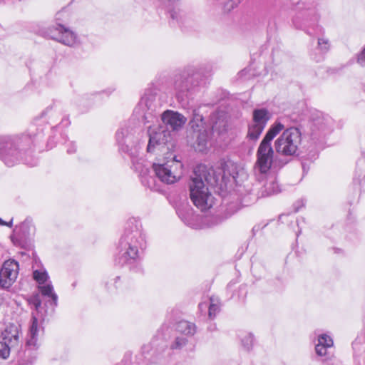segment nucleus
I'll return each mask as SVG.
<instances>
[{
  "label": "nucleus",
  "mask_w": 365,
  "mask_h": 365,
  "mask_svg": "<svg viewBox=\"0 0 365 365\" xmlns=\"http://www.w3.org/2000/svg\"><path fill=\"white\" fill-rule=\"evenodd\" d=\"M222 165V168H219L217 170L204 165H200L194 169L190 182V196L193 204L202 211L210 209L214 205V197L205 182L211 186H217L223 181L226 174L225 168H236L232 163Z\"/></svg>",
  "instance_id": "1"
},
{
  "label": "nucleus",
  "mask_w": 365,
  "mask_h": 365,
  "mask_svg": "<svg viewBox=\"0 0 365 365\" xmlns=\"http://www.w3.org/2000/svg\"><path fill=\"white\" fill-rule=\"evenodd\" d=\"M116 141L119 150L127 154L130 158L133 168L138 173L142 185L151 189L159 190L160 187L155 180L153 177H150V180L147 178L149 171L144 165V160L138 158V139L135 136L133 130L128 127L121 128L116 133Z\"/></svg>",
  "instance_id": "2"
},
{
  "label": "nucleus",
  "mask_w": 365,
  "mask_h": 365,
  "mask_svg": "<svg viewBox=\"0 0 365 365\" xmlns=\"http://www.w3.org/2000/svg\"><path fill=\"white\" fill-rule=\"evenodd\" d=\"M145 247V237L140 226L131 221L120 238L119 256L115 261L121 265L133 263L140 257Z\"/></svg>",
  "instance_id": "3"
},
{
  "label": "nucleus",
  "mask_w": 365,
  "mask_h": 365,
  "mask_svg": "<svg viewBox=\"0 0 365 365\" xmlns=\"http://www.w3.org/2000/svg\"><path fill=\"white\" fill-rule=\"evenodd\" d=\"M284 125L276 120L268 129L257 150V160L255 165L256 172L265 175L272 167L282 168L287 163L274 158V150L272 146V140L284 129Z\"/></svg>",
  "instance_id": "4"
},
{
  "label": "nucleus",
  "mask_w": 365,
  "mask_h": 365,
  "mask_svg": "<svg viewBox=\"0 0 365 365\" xmlns=\"http://www.w3.org/2000/svg\"><path fill=\"white\" fill-rule=\"evenodd\" d=\"M140 109L143 113L144 123H154L158 121L160 115L158 111V103L156 98L153 95H145L143 96L139 103ZM161 120L163 125L168 130L171 129L173 131L178 130L182 128L186 123V118L182 114L170 110H167L161 115Z\"/></svg>",
  "instance_id": "5"
},
{
  "label": "nucleus",
  "mask_w": 365,
  "mask_h": 365,
  "mask_svg": "<svg viewBox=\"0 0 365 365\" xmlns=\"http://www.w3.org/2000/svg\"><path fill=\"white\" fill-rule=\"evenodd\" d=\"M33 140L28 135L0 136V159L9 167L13 166L31 148Z\"/></svg>",
  "instance_id": "6"
},
{
  "label": "nucleus",
  "mask_w": 365,
  "mask_h": 365,
  "mask_svg": "<svg viewBox=\"0 0 365 365\" xmlns=\"http://www.w3.org/2000/svg\"><path fill=\"white\" fill-rule=\"evenodd\" d=\"M144 165L149 171L147 175L148 179L150 180V177H153L160 187L159 190L149 187L150 190L153 191L161 192L163 190L161 183L168 185L173 184L177 182L182 175V165L180 161L175 160V158L172 160L167 161L164 163H153L152 170H150L148 165L145 160ZM145 187H147V186Z\"/></svg>",
  "instance_id": "7"
},
{
  "label": "nucleus",
  "mask_w": 365,
  "mask_h": 365,
  "mask_svg": "<svg viewBox=\"0 0 365 365\" xmlns=\"http://www.w3.org/2000/svg\"><path fill=\"white\" fill-rule=\"evenodd\" d=\"M274 143V150L279 155L292 157L295 155L302 143V133L297 127L284 128Z\"/></svg>",
  "instance_id": "8"
},
{
  "label": "nucleus",
  "mask_w": 365,
  "mask_h": 365,
  "mask_svg": "<svg viewBox=\"0 0 365 365\" xmlns=\"http://www.w3.org/2000/svg\"><path fill=\"white\" fill-rule=\"evenodd\" d=\"M29 304L34 307L36 311L32 313L31 324L29 327L28 339L26 340V346L30 349H34L37 347L38 336L41 331V327L38 324L39 320H43L42 316L39 317L41 312V299L38 293L34 294L28 299Z\"/></svg>",
  "instance_id": "9"
},
{
  "label": "nucleus",
  "mask_w": 365,
  "mask_h": 365,
  "mask_svg": "<svg viewBox=\"0 0 365 365\" xmlns=\"http://www.w3.org/2000/svg\"><path fill=\"white\" fill-rule=\"evenodd\" d=\"M148 133L149 135V142L147 150L152 152L155 147L163 148L167 145V149H170V145L173 147L172 135L170 130H168L164 126L155 125L153 123L148 126Z\"/></svg>",
  "instance_id": "10"
},
{
  "label": "nucleus",
  "mask_w": 365,
  "mask_h": 365,
  "mask_svg": "<svg viewBox=\"0 0 365 365\" xmlns=\"http://www.w3.org/2000/svg\"><path fill=\"white\" fill-rule=\"evenodd\" d=\"M269 118L270 114L267 109H255L252 114V123L249 125L247 138L250 140H257L264 130Z\"/></svg>",
  "instance_id": "11"
},
{
  "label": "nucleus",
  "mask_w": 365,
  "mask_h": 365,
  "mask_svg": "<svg viewBox=\"0 0 365 365\" xmlns=\"http://www.w3.org/2000/svg\"><path fill=\"white\" fill-rule=\"evenodd\" d=\"M173 86L176 97L179 100L184 101L195 86L192 75L187 71L176 75L174 78Z\"/></svg>",
  "instance_id": "12"
},
{
  "label": "nucleus",
  "mask_w": 365,
  "mask_h": 365,
  "mask_svg": "<svg viewBox=\"0 0 365 365\" xmlns=\"http://www.w3.org/2000/svg\"><path fill=\"white\" fill-rule=\"evenodd\" d=\"M47 36L68 46H73L77 42L76 34L63 24H56L55 26H52Z\"/></svg>",
  "instance_id": "13"
},
{
  "label": "nucleus",
  "mask_w": 365,
  "mask_h": 365,
  "mask_svg": "<svg viewBox=\"0 0 365 365\" xmlns=\"http://www.w3.org/2000/svg\"><path fill=\"white\" fill-rule=\"evenodd\" d=\"M19 270V263L14 259L4 262L0 270V287L4 289L9 288L16 281Z\"/></svg>",
  "instance_id": "14"
},
{
  "label": "nucleus",
  "mask_w": 365,
  "mask_h": 365,
  "mask_svg": "<svg viewBox=\"0 0 365 365\" xmlns=\"http://www.w3.org/2000/svg\"><path fill=\"white\" fill-rule=\"evenodd\" d=\"M20 327L11 324L6 327L1 334L2 341L0 344H5V349H8L9 354L11 349L16 348L19 343Z\"/></svg>",
  "instance_id": "15"
},
{
  "label": "nucleus",
  "mask_w": 365,
  "mask_h": 365,
  "mask_svg": "<svg viewBox=\"0 0 365 365\" xmlns=\"http://www.w3.org/2000/svg\"><path fill=\"white\" fill-rule=\"evenodd\" d=\"M175 210L178 217L187 225L193 227L197 220V216L190 206L186 198L180 200L175 205Z\"/></svg>",
  "instance_id": "16"
},
{
  "label": "nucleus",
  "mask_w": 365,
  "mask_h": 365,
  "mask_svg": "<svg viewBox=\"0 0 365 365\" xmlns=\"http://www.w3.org/2000/svg\"><path fill=\"white\" fill-rule=\"evenodd\" d=\"M331 125V119L329 117L324 116L322 113H317L310 122V135L314 138H317L328 130Z\"/></svg>",
  "instance_id": "17"
},
{
  "label": "nucleus",
  "mask_w": 365,
  "mask_h": 365,
  "mask_svg": "<svg viewBox=\"0 0 365 365\" xmlns=\"http://www.w3.org/2000/svg\"><path fill=\"white\" fill-rule=\"evenodd\" d=\"M38 289L43 297L48 298L46 304L50 306L51 311H53L58 305V296L54 292L51 282H48L44 285H38Z\"/></svg>",
  "instance_id": "18"
},
{
  "label": "nucleus",
  "mask_w": 365,
  "mask_h": 365,
  "mask_svg": "<svg viewBox=\"0 0 365 365\" xmlns=\"http://www.w3.org/2000/svg\"><path fill=\"white\" fill-rule=\"evenodd\" d=\"M333 344V340L329 336L325 334L319 335L318 343L315 346L317 354L320 356H327L328 355V349L331 348Z\"/></svg>",
  "instance_id": "19"
},
{
  "label": "nucleus",
  "mask_w": 365,
  "mask_h": 365,
  "mask_svg": "<svg viewBox=\"0 0 365 365\" xmlns=\"http://www.w3.org/2000/svg\"><path fill=\"white\" fill-rule=\"evenodd\" d=\"M280 192L279 185L274 176L268 177L263 185L261 197L277 194Z\"/></svg>",
  "instance_id": "20"
},
{
  "label": "nucleus",
  "mask_w": 365,
  "mask_h": 365,
  "mask_svg": "<svg viewBox=\"0 0 365 365\" xmlns=\"http://www.w3.org/2000/svg\"><path fill=\"white\" fill-rule=\"evenodd\" d=\"M176 329L178 332L186 336H192L196 332L195 324L187 321L179 322L177 324Z\"/></svg>",
  "instance_id": "21"
},
{
  "label": "nucleus",
  "mask_w": 365,
  "mask_h": 365,
  "mask_svg": "<svg viewBox=\"0 0 365 365\" xmlns=\"http://www.w3.org/2000/svg\"><path fill=\"white\" fill-rule=\"evenodd\" d=\"M242 346L247 351H250L254 344V336L251 333H245L241 336Z\"/></svg>",
  "instance_id": "22"
},
{
  "label": "nucleus",
  "mask_w": 365,
  "mask_h": 365,
  "mask_svg": "<svg viewBox=\"0 0 365 365\" xmlns=\"http://www.w3.org/2000/svg\"><path fill=\"white\" fill-rule=\"evenodd\" d=\"M33 277L39 285H44L48 283V275L46 271L35 270L33 272Z\"/></svg>",
  "instance_id": "23"
},
{
  "label": "nucleus",
  "mask_w": 365,
  "mask_h": 365,
  "mask_svg": "<svg viewBox=\"0 0 365 365\" xmlns=\"http://www.w3.org/2000/svg\"><path fill=\"white\" fill-rule=\"evenodd\" d=\"M196 142L198 150L200 151H202L205 148L207 142V133L205 130L199 132Z\"/></svg>",
  "instance_id": "24"
},
{
  "label": "nucleus",
  "mask_w": 365,
  "mask_h": 365,
  "mask_svg": "<svg viewBox=\"0 0 365 365\" xmlns=\"http://www.w3.org/2000/svg\"><path fill=\"white\" fill-rule=\"evenodd\" d=\"M121 280L120 277H116L112 279H110L107 284V288L108 291L113 292L115 290L118 289L121 287Z\"/></svg>",
  "instance_id": "25"
},
{
  "label": "nucleus",
  "mask_w": 365,
  "mask_h": 365,
  "mask_svg": "<svg viewBox=\"0 0 365 365\" xmlns=\"http://www.w3.org/2000/svg\"><path fill=\"white\" fill-rule=\"evenodd\" d=\"M187 344V339L182 336H178L170 345L172 349H181Z\"/></svg>",
  "instance_id": "26"
},
{
  "label": "nucleus",
  "mask_w": 365,
  "mask_h": 365,
  "mask_svg": "<svg viewBox=\"0 0 365 365\" xmlns=\"http://www.w3.org/2000/svg\"><path fill=\"white\" fill-rule=\"evenodd\" d=\"M304 16H305V18H304L305 21H315L319 20L317 11L314 7L309 6L307 9H306Z\"/></svg>",
  "instance_id": "27"
},
{
  "label": "nucleus",
  "mask_w": 365,
  "mask_h": 365,
  "mask_svg": "<svg viewBox=\"0 0 365 365\" xmlns=\"http://www.w3.org/2000/svg\"><path fill=\"white\" fill-rule=\"evenodd\" d=\"M210 304L208 307V315L210 319L214 318L217 313L220 311V307L217 304L212 302V299H210Z\"/></svg>",
  "instance_id": "28"
},
{
  "label": "nucleus",
  "mask_w": 365,
  "mask_h": 365,
  "mask_svg": "<svg viewBox=\"0 0 365 365\" xmlns=\"http://www.w3.org/2000/svg\"><path fill=\"white\" fill-rule=\"evenodd\" d=\"M240 0H227L225 2H222L223 9L225 11H230L233 9L239 3Z\"/></svg>",
  "instance_id": "29"
},
{
  "label": "nucleus",
  "mask_w": 365,
  "mask_h": 365,
  "mask_svg": "<svg viewBox=\"0 0 365 365\" xmlns=\"http://www.w3.org/2000/svg\"><path fill=\"white\" fill-rule=\"evenodd\" d=\"M68 16H69V13H68V9H63L61 11H58V13H56V21H68V20H69Z\"/></svg>",
  "instance_id": "30"
},
{
  "label": "nucleus",
  "mask_w": 365,
  "mask_h": 365,
  "mask_svg": "<svg viewBox=\"0 0 365 365\" xmlns=\"http://www.w3.org/2000/svg\"><path fill=\"white\" fill-rule=\"evenodd\" d=\"M318 46L322 51H327L329 48V41L324 38H319L318 39Z\"/></svg>",
  "instance_id": "31"
},
{
  "label": "nucleus",
  "mask_w": 365,
  "mask_h": 365,
  "mask_svg": "<svg viewBox=\"0 0 365 365\" xmlns=\"http://www.w3.org/2000/svg\"><path fill=\"white\" fill-rule=\"evenodd\" d=\"M356 62L361 66H365V45L356 56Z\"/></svg>",
  "instance_id": "32"
},
{
  "label": "nucleus",
  "mask_w": 365,
  "mask_h": 365,
  "mask_svg": "<svg viewBox=\"0 0 365 365\" xmlns=\"http://www.w3.org/2000/svg\"><path fill=\"white\" fill-rule=\"evenodd\" d=\"M9 356V351L7 349H5V344H0V358L6 359Z\"/></svg>",
  "instance_id": "33"
},
{
  "label": "nucleus",
  "mask_w": 365,
  "mask_h": 365,
  "mask_svg": "<svg viewBox=\"0 0 365 365\" xmlns=\"http://www.w3.org/2000/svg\"><path fill=\"white\" fill-rule=\"evenodd\" d=\"M248 195H249L248 200H246L245 197L243 199V202L245 203L246 205L249 204L250 202H251L252 201H255L258 198V196L256 194L251 192V191L249 192Z\"/></svg>",
  "instance_id": "34"
},
{
  "label": "nucleus",
  "mask_w": 365,
  "mask_h": 365,
  "mask_svg": "<svg viewBox=\"0 0 365 365\" xmlns=\"http://www.w3.org/2000/svg\"><path fill=\"white\" fill-rule=\"evenodd\" d=\"M76 151V146L73 142H70L68 144L67 153L68 154L75 153Z\"/></svg>",
  "instance_id": "35"
},
{
  "label": "nucleus",
  "mask_w": 365,
  "mask_h": 365,
  "mask_svg": "<svg viewBox=\"0 0 365 365\" xmlns=\"http://www.w3.org/2000/svg\"><path fill=\"white\" fill-rule=\"evenodd\" d=\"M31 227H33L31 222L29 220H25L24 222L21 223V229L22 230H27V229H30Z\"/></svg>",
  "instance_id": "36"
},
{
  "label": "nucleus",
  "mask_w": 365,
  "mask_h": 365,
  "mask_svg": "<svg viewBox=\"0 0 365 365\" xmlns=\"http://www.w3.org/2000/svg\"><path fill=\"white\" fill-rule=\"evenodd\" d=\"M170 15L173 21H178L179 20L178 18V13L175 10L170 11Z\"/></svg>",
  "instance_id": "37"
},
{
  "label": "nucleus",
  "mask_w": 365,
  "mask_h": 365,
  "mask_svg": "<svg viewBox=\"0 0 365 365\" xmlns=\"http://www.w3.org/2000/svg\"><path fill=\"white\" fill-rule=\"evenodd\" d=\"M34 360H35V357L32 356L28 362H25L24 360H22L19 363V365H31L33 364V362L34 361Z\"/></svg>",
  "instance_id": "38"
},
{
  "label": "nucleus",
  "mask_w": 365,
  "mask_h": 365,
  "mask_svg": "<svg viewBox=\"0 0 365 365\" xmlns=\"http://www.w3.org/2000/svg\"><path fill=\"white\" fill-rule=\"evenodd\" d=\"M297 204H299V205L297 207L295 208V212H297L299 210V206L300 207H304V200H301L297 202Z\"/></svg>",
  "instance_id": "39"
},
{
  "label": "nucleus",
  "mask_w": 365,
  "mask_h": 365,
  "mask_svg": "<svg viewBox=\"0 0 365 365\" xmlns=\"http://www.w3.org/2000/svg\"><path fill=\"white\" fill-rule=\"evenodd\" d=\"M229 175H231L234 179L237 177V173L235 172L229 173Z\"/></svg>",
  "instance_id": "40"
},
{
  "label": "nucleus",
  "mask_w": 365,
  "mask_h": 365,
  "mask_svg": "<svg viewBox=\"0 0 365 365\" xmlns=\"http://www.w3.org/2000/svg\"><path fill=\"white\" fill-rule=\"evenodd\" d=\"M199 307H200V309H202V307H207V304H206V303H202V304H199Z\"/></svg>",
  "instance_id": "41"
},
{
  "label": "nucleus",
  "mask_w": 365,
  "mask_h": 365,
  "mask_svg": "<svg viewBox=\"0 0 365 365\" xmlns=\"http://www.w3.org/2000/svg\"><path fill=\"white\" fill-rule=\"evenodd\" d=\"M301 5L304 6V3H298V8L299 9H303L304 6H302Z\"/></svg>",
  "instance_id": "42"
},
{
  "label": "nucleus",
  "mask_w": 365,
  "mask_h": 365,
  "mask_svg": "<svg viewBox=\"0 0 365 365\" xmlns=\"http://www.w3.org/2000/svg\"><path fill=\"white\" fill-rule=\"evenodd\" d=\"M64 122H66V124H65L66 125H68L69 124V122H68V120L67 119L66 120H65V119L62 120L61 123H63Z\"/></svg>",
  "instance_id": "43"
},
{
  "label": "nucleus",
  "mask_w": 365,
  "mask_h": 365,
  "mask_svg": "<svg viewBox=\"0 0 365 365\" xmlns=\"http://www.w3.org/2000/svg\"><path fill=\"white\" fill-rule=\"evenodd\" d=\"M0 225H6V223L1 218H0Z\"/></svg>",
  "instance_id": "44"
},
{
  "label": "nucleus",
  "mask_w": 365,
  "mask_h": 365,
  "mask_svg": "<svg viewBox=\"0 0 365 365\" xmlns=\"http://www.w3.org/2000/svg\"><path fill=\"white\" fill-rule=\"evenodd\" d=\"M283 217H284V215L279 216V219L282 220Z\"/></svg>",
  "instance_id": "45"
},
{
  "label": "nucleus",
  "mask_w": 365,
  "mask_h": 365,
  "mask_svg": "<svg viewBox=\"0 0 365 365\" xmlns=\"http://www.w3.org/2000/svg\"><path fill=\"white\" fill-rule=\"evenodd\" d=\"M11 224H12V222H10V223L7 224V226L11 225Z\"/></svg>",
  "instance_id": "46"
},
{
  "label": "nucleus",
  "mask_w": 365,
  "mask_h": 365,
  "mask_svg": "<svg viewBox=\"0 0 365 365\" xmlns=\"http://www.w3.org/2000/svg\"><path fill=\"white\" fill-rule=\"evenodd\" d=\"M11 224H12V222H10V223L7 224V226L11 225Z\"/></svg>",
  "instance_id": "47"
},
{
  "label": "nucleus",
  "mask_w": 365,
  "mask_h": 365,
  "mask_svg": "<svg viewBox=\"0 0 365 365\" xmlns=\"http://www.w3.org/2000/svg\"><path fill=\"white\" fill-rule=\"evenodd\" d=\"M11 224H12V222H10V223L7 224V226L11 225Z\"/></svg>",
  "instance_id": "48"
},
{
  "label": "nucleus",
  "mask_w": 365,
  "mask_h": 365,
  "mask_svg": "<svg viewBox=\"0 0 365 365\" xmlns=\"http://www.w3.org/2000/svg\"><path fill=\"white\" fill-rule=\"evenodd\" d=\"M24 161L26 162V163H29V162H27L26 159H24Z\"/></svg>",
  "instance_id": "49"
}]
</instances>
